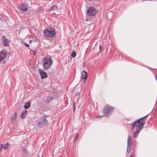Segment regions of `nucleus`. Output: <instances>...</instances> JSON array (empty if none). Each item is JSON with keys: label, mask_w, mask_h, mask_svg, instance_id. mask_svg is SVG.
Segmentation results:
<instances>
[{"label": "nucleus", "mask_w": 157, "mask_h": 157, "mask_svg": "<svg viewBox=\"0 0 157 157\" xmlns=\"http://www.w3.org/2000/svg\"><path fill=\"white\" fill-rule=\"evenodd\" d=\"M147 116V115L140 118L133 123L132 125V129L133 131L135 130H135H138L139 131L141 130L145 123V122L143 119Z\"/></svg>", "instance_id": "1"}, {"label": "nucleus", "mask_w": 157, "mask_h": 157, "mask_svg": "<svg viewBox=\"0 0 157 157\" xmlns=\"http://www.w3.org/2000/svg\"><path fill=\"white\" fill-rule=\"evenodd\" d=\"M53 61L50 56H45L42 61V63L44 70H48L52 64Z\"/></svg>", "instance_id": "2"}, {"label": "nucleus", "mask_w": 157, "mask_h": 157, "mask_svg": "<svg viewBox=\"0 0 157 157\" xmlns=\"http://www.w3.org/2000/svg\"><path fill=\"white\" fill-rule=\"evenodd\" d=\"M114 108L108 105H106L103 109V112L106 117H109L111 114Z\"/></svg>", "instance_id": "3"}, {"label": "nucleus", "mask_w": 157, "mask_h": 157, "mask_svg": "<svg viewBox=\"0 0 157 157\" xmlns=\"http://www.w3.org/2000/svg\"><path fill=\"white\" fill-rule=\"evenodd\" d=\"M44 35L46 36L54 37L55 35L54 29L52 28H47L44 31Z\"/></svg>", "instance_id": "4"}, {"label": "nucleus", "mask_w": 157, "mask_h": 157, "mask_svg": "<svg viewBox=\"0 0 157 157\" xmlns=\"http://www.w3.org/2000/svg\"><path fill=\"white\" fill-rule=\"evenodd\" d=\"M97 12V10L94 7L90 6L88 9L87 14L90 16H94L96 15Z\"/></svg>", "instance_id": "5"}, {"label": "nucleus", "mask_w": 157, "mask_h": 157, "mask_svg": "<svg viewBox=\"0 0 157 157\" xmlns=\"http://www.w3.org/2000/svg\"><path fill=\"white\" fill-rule=\"evenodd\" d=\"M38 122V125L40 127H42L46 126L48 123L45 117H43L40 119Z\"/></svg>", "instance_id": "6"}, {"label": "nucleus", "mask_w": 157, "mask_h": 157, "mask_svg": "<svg viewBox=\"0 0 157 157\" xmlns=\"http://www.w3.org/2000/svg\"><path fill=\"white\" fill-rule=\"evenodd\" d=\"M2 42L4 46H8L10 41L9 39L6 38L5 36H3L2 37Z\"/></svg>", "instance_id": "7"}, {"label": "nucleus", "mask_w": 157, "mask_h": 157, "mask_svg": "<svg viewBox=\"0 0 157 157\" xmlns=\"http://www.w3.org/2000/svg\"><path fill=\"white\" fill-rule=\"evenodd\" d=\"M7 55V52L6 50H3L0 53V57L3 60L6 58Z\"/></svg>", "instance_id": "8"}, {"label": "nucleus", "mask_w": 157, "mask_h": 157, "mask_svg": "<svg viewBox=\"0 0 157 157\" xmlns=\"http://www.w3.org/2000/svg\"><path fill=\"white\" fill-rule=\"evenodd\" d=\"M39 72L42 79L44 78L47 77V75L44 70L41 69L39 70Z\"/></svg>", "instance_id": "9"}, {"label": "nucleus", "mask_w": 157, "mask_h": 157, "mask_svg": "<svg viewBox=\"0 0 157 157\" xmlns=\"http://www.w3.org/2000/svg\"><path fill=\"white\" fill-rule=\"evenodd\" d=\"M19 9L21 11H26L27 9V5L25 3H22L19 7Z\"/></svg>", "instance_id": "10"}, {"label": "nucleus", "mask_w": 157, "mask_h": 157, "mask_svg": "<svg viewBox=\"0 0 157 157\" xmlns=\"http://www.w3.org/2000/svg\"><path fill=\"white\" fill-rule=\"evenodd\" d=\"M87 73L86 72L83 71L82 74L81 79H86L87 77ZM86 81H84L83 83H85Z\"/></svg>", "instance_id": "11"}, {"label": "nucleus", "mask_w": 157, "mask_h": 157, "mask_svg": "<svg viewBox=\"0 0 157 157\" xmlns=\"http://www.w3.org/2000/svg\"><path fill=\"white\" fill-rule=\"evenodd\" d=\"M132 136H129L128 137L127 143L128 145H132Z\"/></svg>", "instance_id": "12"}, {"label": "nucleus", "mask_w": 157, "mask_h": 157, "mask_svg": "<svg viewBox=\"0 0 157 157\" xmlns=\"http://www.w3.org/2000/svg\"><path fill=\"white\" fill-rule=\"evenodd\" d=\"M17 115V113L16 112H15L13 114L12 117L11 118V121H12V122L13 123L15 122L16 119Z\"/></svg>", "instance_id": "13"}, {"label": "nucleus", "mask_w": 157, "mask_h": 157, "mask_svg": "<svg viewBox=\"0 0 157 157\" xmlns=\"http://www.w3.org/2000/svg\"><path fill=\"white\" fill-rule=\"evenodd\" d=\"M52 99L51 96H47L45 99V101L46 103H49L52 100Z\"/></svg>", "instance_id": "14"}, {"label": "nucleus", "mask_w": 157, "mask_h": 157, "mask_svg": "<svg viewBox=\"0 0 157 157\" xmlns=\"http://www.w3.org/2000/svg\"><path fill=\"white\" fill-rule=\"evenodd\" d=\"M27 112L28 111L27 110H25L21 113V118L24 119L25 118Z\"/></svg>", "instance_id": "15"}, {"label": "nucleus", "mask_w": 157, "mask_h": 157, "mask_svg": "<svg viewBox=\"0 0 157 157\" xmlns=\"http://www.w3.org/2000/svg\"><path fill=\"white\" fill-rule=\"evenodd\" d=\"M30 105V102H27L25 103L24 105L25 109H27L29 108Z\"/></svg>", "instance_id": "16"}, {"label": "nucleus", "mask_w": 157, "mask_h": 157, "mask_svg": "<svg viewBox=\"0 0 157 157\" xmlns=\"http://www.w3.org/2000/svg\"><path fill=\"white\" fill-rule=\"evenodd\" d=\"M132 145H127V152L129 153L130 152L132 148Z\"/></svg>", "instance_id": "17"}, {"label": "nucleus", "mask_w": 157, "mask_h": 157, "mask_svg": "<svg viewBox=\"0 0 157 157\" xmlns=\"http://www.w3.org/2000/svg\"><path fill=\"white\" fill-rule=\"evenodd\" d=\"M57 7L56 5L53 6L52 8L50 9L49 11H54L57 9Z\"/></svg>", "instance_id": "18"}, {"label": "nucleus", "mask_w": 157, "mask_h": 157, "mask_svg": "<svg viewBox=\"0 0 157 157\" xmlns=\"http://www.w3.org/2000/svg\"><path fill=\"white\" fill-rule=\"evenodd\" d=\"M135 130V132L133 134V136L134 137H136L137 136L139 132L140 131L139 130H136V129Z\"/></svg>", "instance_id": "19"}, {"label": "nucleus", "mask_w": 157, "mask_h": 157, "mask_svg": "<svg viewBox=\"0 0 157 157\" xmlns=\"http://www.w3.org/2000/svg\"><path fill=\"white\" fill-rule=\"evenodd\" d=\"M76 53L75 51H73L71 54V56L72 57H75L76 56Z\"/></svg>", "instance_id": "20"}, {"label": "nucleus", "mask_w": 157, "mask_h": 157, "mask_svg": "<svg viewBox=\"0 0 157 157\" xmlns=\"http://www.w3.org/2000/svg\"><path fill=\"white\" fill-rule=\"evenodd\" d=\"M8 143L7 142L6 144H5V146L4 147V150H6V149L8 147Z\"/></svg>", "instance_id": "21"}, {"label": "nucleus", "mask_w": 157, "mask_h": 157, "mask_svg": "<svg viewBox=\"0 0 157 157\" xmlns=\"http://www.w3.org/2000/svg\"><path fill=\"white\" fill-rule=\"evenodd\" d=\"M26 147L25 146H23L22 148L23 151L25 152H26L27 151V150L26 148Z\"/></svg>", "instance_id": "22"}, {"label": "nucleus", "mask_w": 157, "mask_h": 157, "mask_svg": "<svg viewBox=\"0 0 157 157\" xmlns=\"http://www.w3.org/2000/svg\"><path fill=\"white\" fill-rule=\"evenodd\" d=\"M3 147V145L2 144H1L0 145V150L1 151Z\"/></svg>", "instance_id": "23"}, {"label": "nucleus", "mask_w": 157, "mask_h": 157, "mask_svg": "<svg viewBox=\"0 0 157 157\" xmlns=\"http://www.w3.org/2000/svg\"><path fill=\"white\" fill-rule=\"evenodd\" d=\"M75 105H76V104L75 103V102H73V109H75Z\"/></svg>", "instance_id": "24"}, {"label": "nucleus", "mask_w": 157, "mask_h": 157, "mask_svg": "<svg viewBox=\"0 0 157 157\" xmlns=\"http://www.w3.org/2000/svg\"><path fill=\"white\" fill-rule=\"evenodd\" d=\"M109 14H108L106 15V17L107 18V19H109V20L111 19V17H108Z\"/></svg>", "instance_id": "25"}, {"label": "nucleus", "mask_w": 157, "mask_h": 157, "mask_svg": "<svg viewBox=\"0 0 157 157\" xmlns=\"http://www.w3.org/2000/svg\"><path fill=\"white\" fill-rule=\"evenodd\" d=\"M25 45L27 47H29V45L28 44H27V43H25Z\"/></svg>", "instance_id": "26"}, {"label": "nucleus", "mask_w": 157, "mask_h": 157, "mask_svg": "<svg viewBox=\"0 0 157 157\" xmlns=\"http://www.w3.org/2000/svg\"><path fill=\"white\" fill-rule=\"evenodd\" d=\"M78 134H79V133H77V136H76V139H75V141H76V139H77V138H78Z\"/></svg>", "instance_id": "27"}, {"label": "nucleus", "mask_w": 157, "mask_h": 157, "mask_svg": "<svg viewBox=\"0 0 157 157\" xmlns=\"http://www.w3.org/2000/svg\"><path fill=\"white\" fill-rule=\"evenodd\" d=\"M36 53V51H34L33 52V55H35Z\"/></svg>", "instance_id": "28"}, {"label": "nucleus", "mask_w": 157, "mask_h": 157, "mask_svg": "<svg viewBox=\"0 0 157 157\" xmlns=\"http://www.w3.org/2000/svg\"><path fill=\"white\" fill-rule=\"evenodd\" d=\"M101 48H102V47L100 45L99 46V49H100V50H101Z\"/></svg>", "instance_id": "29"}, {"label": "nucleus", "mask_w": 157, "mask_h": 157, "mask_svg": "<svg viewBox=\"0 0 157 157\" xmlns=\"http://www.w3.org/2000/svg\"><path fill=\"white\" fill-rule=\"evenodd\" d=\"M103 117V116H97V117L98 118H99V117Z\"/></svg>", "instance_id": "30"}, {"label": "nucleus", "mask_w": 157, "mask_h": 157, "mask_svg": "<svg viewBox=\"0 0 157 157\" xmlns=\"http://www.w3.org/2000/svg\"><path fill=\"white\" fill-rule=\"evenodd\" d=\"M85 20L86 21H88V19L87 18H86Z\"/></svg>", "instance_id": "31"}, {"label": "nucleus", "mask_w": 157, "mask_h": 157, "mask_svg": "<svg viewBox=\"0 0 157 157\" xmlns=\"http://www.w3.org/2000/svg\"><path fill=\"white\" fill-rule=\"evenodd\" d=\"M130 157H135L133 155H131Z\"/></svg>", "instance_id": "32"}, {"label": "nucleus", "mask_w": 157, "mask_h": 157, "mask_svg": "<svg viewBox=\"0 0 157 157\" xmlns=\"http://www.w3.org/2000/svg\"><path fill=\"white\" fill-rule=\"evenodd\" d=\"M75 109H73V112H74L75 111Z\"/></svg>", "instance_id": "33"}]
</instances>
